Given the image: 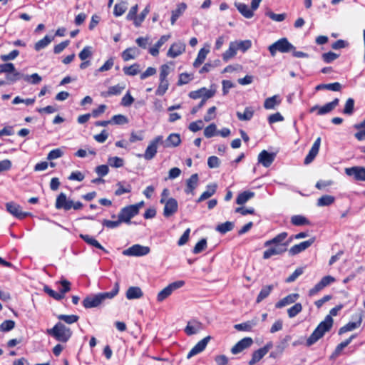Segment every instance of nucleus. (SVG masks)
<instances>
[{
    "label": "nucleus",
    "mask_w": 365,
    "mask_h": 365,
    "mask_svg": "<svg viewBox=\"0 0 365 365\" xmlns=\"http://www.w3.org/2000/svg\"><path fill=\"white\" fill-rule=\"evenodd\" d=\"M291 223L294 226L309 225L310 221L303 215H296L291 217Z\"/></svg>",
    "instance_id": "41"
},
{
    "label": "nucleus",
    "mask_w": 365,
    "mask_h": 365,
    "mask_svg": "<svg viewBox=\"0 0 365 365\" xmlns=\"http://www.w3.org/2000/svg\"><path fill=\"white\" fill-rule=\"evenodd\" d=\"M334 281L335 279L330 275H327L322 277V279L317 284H315V286L313 288L309 289V295L314 296L317 294L319 292L322 290L324 288H325Z\"/></svg>",
    "instance_id": "16"
},
{
    "label": "nucleus",
    "mask_w": 365,
    "mask_h": 365,
    "mask_svg": "<svg viewBox=\"0 0 365 365\" xmlns=\"http://www.w3.org/2000/svg\"><path fill=\"white\" fill-rule=\"evenodd\" d=\"M59 320L63 321L65 323L71 324L75 322H77L79 319V317L76 314L66 315V314H60L58 317Z\"/></svg>",
    "instance_id": "55"
},
{
    "label": "nucleus",
    "mask_w": 365,
    "mask_h": 365,
    "mask_svg": "<svg viewBox=\"0 0 365 365\" xmlns=\"http://www.w3.org/2000/svg\"><path fill=\"white\" fill-rule=\"evenodd\" d=\"M235 225L232 222L227 221L224 223L217 225L215 230L222 235H225L227 232L233 230Z\"/></svg>",
    "instance_id": "45"
},
{
    "label": "nucleus",
    "mask_w": 365,
    "mask_h": 365,
    "mask_svg": "<svg viewBox=\"0 0 365 365\" xmlns=\"http://www.w3.org/2000/svg\"><path fill=\"white\" fill-rule=\"evenodd\" d=\"M181 143L180 136L178 133H171L166 139V147H177Z\"/></svg>",
    "instance_id": "43"
},
{
    "label": "nucleus",
    "mask_w": 365,
    "mask_h": 365,
    "mask_svg": "<svg viewBox=\"0 0 365 365\" xmlns=\"http://www.w3.org/2000/svg\"><path fill=\"white\" fill-rule=\"evenodd\" d=\"M343 308L342 304L336 305L333 307L330 312L329 314L327 315L324 320L321 322L317 328L314 330L312 334L307 339L306 345L307 346H311L314 344H315L319 339L322 338L324 334L329 331L333 325V319L332 316H336L338 312Z\"/></svg>",
    "instance_id": "1"
},
{
    "label": "nucleus",
    "mask_w": 365,
    "mask_h": 365,
    "mask_svg": "<svg viewBox=\"0 0 365 365\" xmlns=\"http://www.w3.org/2000/svg\"><path fill=\"white\" fill-rule=\"evenodd\" d=\"M170 72V68L168 64H163L160 68L159 74V85L155 91L157 96H163L169 88V81L168 76Z\"/></svg>",
    "instance_id": "5"
},
{
    "label": "nucleus",
    "mask_w": 365,
    "mask_h": 365,
    "mask_svg": "<svg viewBox=\"0 0 365 365\" xmlns=\"http://www.w3.org/2000/svg\"><path fill=\"white\" fill-rule=\"evenodd\" d=\"M53 38L50 37L48 36H45L42 39L38 41L35 45L34 48L36 51H38L45 47H46L52 41Z\"/></svg>",
    "instance_id": "50"
},
{
    "label": "nucleus",
    "mask_w": 365,
    "mask_h": 365,
    "mask_svg": "<svg viewBox=\"0 0 365 365\" xmlns=\"http://www.w3.org/2000/svg\"><path fill=\"white\" fill-rule=\"evenodd\" d=\"M302 311V305L301 303H295L292 307L287 309V314L289 318L296 317Z\"/></svg>",
    "instance_id": "56"
},
{
    "label": "nucleus",
    "mask_w": 365,
    "mask_h": 365,
    "mask_svg": "<svg viewBox=\"0 0 365 365\" xmlns=\"http://www.w3.org/2000/svg\"><path fill=\"white\" fill-rule=\"evenodd\" d=\"M143 293L139 287H130L128 289L125 296L128 299H139Z\"/></svg>",
    "instance_id": "32"
},
{
    "label": "nucleus",
    "mask_w": 365,
    "mask_h": 365,
    "mask_svg": "<svg viewBox=\"0 0 365 365\" xmlns=\"http://www.w3.org/2000/svg\"><path fill=\"white\" fill-rule=\"evenodd\" d=\"M269 51L272 56H274L277 51L280 53H288L295 49V47L289 42L287 38H282L271 44L269 48Z\"/></svg>",
    "instance_id": "6"
},
{
    "label": "nucleus",
    "mask_w": 365,
    "mask_h": 365,
    "mask_svg": "<svg viewBox=\"0 0 365 365\" xmlns=\"http://www.w3.org/2000/svg\"><path fill=\"white\" fill-rule=\"evenodd\" d=\"M255 196V192L252 191H244L242 192H240L237 198H236V203L237 205H244L249 200Z\"/></svg>",
    "instance_id": "39"
},
{
    "label": "nucleus",
    "mask_w": 365,
    "mask_h": 365,
    "mask_svg": "<svg viewBox=\"0 0 365 365\" xmlns=\"http://www.w3.org/2000/svg\"><path fill=\"white\" fill-rule=\"evenodd\" d=\"M288 233L287 232H282L277 235L274 237L271 240L266 241L264 244V247H269L272 244L282 245L284 240L287 237Z\"/></svg>",
    "instance_id": "31"
},
{
    "label": "nucleus",
    "mask_w": 365,
    "mask_h": 365,
    "mask_svg": "<svg viewBox=\"0 0 365 365\" xmlns=\"http://www.w3.org/2000/svg\"><path fill=\"white\" fill-rule=\"evenodd\" d=\"M237 43L235 42H231L230 43L228 49L226 50L222 54L223 61L227 62L228 60L233 58L237 54Z\"/></svg>",
    "instance_id": "35"
},
{
    "label": "nucleus",
    "mask_w": 365,
    "mask_h": 365,
    "mask_svg": "<svg viewBox=\"0 0 365 365\" xmlns=\"http://www.w3.org/2000/svg\"><path fill=\"white\" fill-rule=\"evenodd\" d=\"M127 9V4L125 1L118 2L115 4L113 9V15L116 17L122 16Z\"/></svg>",
    "instance_id": "51"
},
{
    "label": "nucleus",
    "mask_w": 365,
    "mask_h": 365,
    "mask_svg": "<svg viewBox=\"0 0 365 365\" xmlns=\"http://www.w3.org/2000/svg\"><path fill=\"white\" fill-rule=\"evenodd\" d=\"M208 53H209L208 49H205V48H201L199 51V52L197 53V56L193 63V66L195 68L199 67L205 61Z\"/></svg>",
    "instance_id": "47"
},
{
    "label": "nucleus",
    "mask_w": 365,
    "mask_h": 365,
    "mask_svg": "<svg viewBox=\"0 0 365 365\" xmlns=\"http://www.w3.org/2000/svg\"><path fill=\"white\" fill-rule=\"evenodd\" d=\"M2 73H7L6 78L11 83H14L23 77V74L16 70L12 63L0 64V74Z\"/></svg>",
    "instance_id": "7"
},
{
    "label": "nucleus",
    "mask_w": 365,
    "mask_h": 365,
    "mask_svg": "<svg viewBox=\"0 0 365 365\" xmlns=\"http://www.w3.org/2000/svg\"><path fill=\"white\" fill-rule=\"evenodd\" d=\"M254 115V110L251 107L245 108L243 113L237 112V116L240 120H250Z\"/></svg>",
    "instance_id": "49"
},
{
    "label": "nucleus",
    "mask_w": 365,
    "mask_h": 365,
    "mask_svg": "<svg viewBox=\"0 0 365 365\" xmlns=\"http://www.w3.org/2000/svg\"><path fill=\"white\" fill-rule=\"evenodd\" d=\"M163 137L162 135L156 136L150 142L147 148L145 149L144 154H139L138 156L139 158L143 157L147 160H152L158 152V144L163 143Z\"/></svg>",
    "instance_id": "8"
},
{
    "label": "nucleus",
    "mask_w": 365,
    "mask_h": 365,
    "mask_svg": "<svg viewBox=\"0 0 365 365\" xmlns=\"http://www.w3.org/2000/svg\"><path fill=\"white\" fill-rule=\"evenodd\" d=\"M340 54L334 53L333 51H329L324 53L322 55V59L325 63H330L337 59Z\"/></svg>",
    "instance_id": "54"
},
{
    "label": "nucleus",
    "mask_w": 365,
    "mask_h": 365,
    "mask_svg": "<svg viewBox=\"0 0 365 365\" xmlns=\"http://www.w3.org/2000/svg\"><path fill=\"white\" fill-rule=\"evenodd\" d=\"M150 247L143 246L139 244L134 245L129 248L125 250L123 254L126 256H144L150 252Z\"/></svg>",
    "instance_id": "14"
},
{
    "label": "nucleus",
    "mask_w": 365,
    "mask_h": 365,
    "mask_svg": "<svg viewBox=\"0 0 365 365\" xmlns=\"http://www.w3.org/2000/svg\"><path fill=\"white\" fill-rule=\"evenodd\" d=\"M335 201V197L332 195H324L320 197L317 200V206L323 207V206H329L332 205Z\"/></svg>",
    "instance_id": "46"
},
{
    "label": "nucleus",
    "mask_w": 365,
    "mask_h": 365,
    "mask_svg": "<svg viewBox=\"0 0 365 365\" xmlns=\"http://www.w3.org/2000/svg\"><path fill=\"white\" fill-rule=\"evenodd\" d=\"M123 71L126 76H133L140 73V65L135 63L129 66H124Z\"/></svg>",
    "instance_id": "48"
},
{
    "label": "nucleus",
    "mask_w": 365,
    "mask_h": 365,
    "mask_svg": "<svg viewBox=\"0 0 365 365\" xmlns=\"http://www.w3.org/2000/svg\"><path fill=\"white\" fill-rule=\"evenodd\" d=\"M207 248V240L203 238L198 241L195 245L192 253L193 254H199L204 251Z\"/></svg>",
    "instance_id": "61"
},
{
    "label": "nucleus",
    "mask_w": 365,
    "mask_h": 365,
    "mask_svg": "<svg viewBox=\"0 0 365 365\" xmlns=\"http://www.w3.org/2000/svg\"><path fill=\"white\" fill-rule=\"evenodd\" d=\"M273 289H274V286L272 284H269V285L263 287L261 289L259 294L257 295V297L256 298V303L259 304L262 300L266 299L270 294V293L272 292Z\"/></svg>",
    "instance_id": "38"
},
{
    "label": "nucleus",
    "mask_w": 365,
    "mask_h": 365,
    "mask_svg": "<svg viewBox=\"0 0 365 365\" xmlns=\"http://www.w3.org/2000/svg\"><path fill=\"white\" fill-rule=\"evenodd\" d=\"M138 215L137 213V209L130 205L123 207L118 213V218L121 220L122 222H125L126 224H130V220Z\"/></svg>",
    "instance_id": "13"
},
{
    "label": "nucleus",
    "mask_w": 365,
    "mask_h": 365,
    "mask_svg": "<svg viewBox=\"0 0 365 365\" xmlns=\"http://www.w3.org/2000/svg\"><path fill=\"white\" fill-rule=\"evenodd\" d=\"M43 291L47 294H48L51 297L53 298L56 300L60 301L63 299L62 294H59V292H57L53 290L51 288H50L47 285H45L43 287Z\"/></svg>",
    "instance_id": "64"
},
{
    "label": "nucleus",
    "mask_w": 365,
    "mask_h": 365,
    "mask_svg": "<svg viewBox=\"0 0 365 365\" xmlns=\"http://www.w3.org/2000/svg\"><path fill=\"white\" fill-rule=\"evenodd\" d=\"M345 173L349 176H354L356 180L365 181V168L354 166L345 169Z\"/></svg>",
    "instance_id": "22"
},
{
    "label": "nucleus",
    "mask_w": 365,
    "mask_h": 365,
    "mask_svg": "<svg viewBox=\"0 0 365 365\" xmlns=\"http://www.w3.org/2000/svg\"><path fill=\"white\" fill-rule=\"evenodd\" d=\"M193 77L191 74L187 73H182L179 75L178 81L177 83L178 86H182L188 83L192 80Z\"/></svg>",
    "instance_id": "63"
},
{
    "label": "nucleus",
    "mask_w": 365,
    "mask_h": 365,
    "mask_svg": "<svg viewBox=\"0 0 365 365\" xmlns=\"http://www.w3.org/2000/svg\"><path fill=\"white\" fill-rule=\"evenodd\" d=\"M210 339H211V336H205V338H203L202 339H201L200 341H199L188 352V354L187 355V358L190 359L193 356L197 355V354L201 353L202 351H203L205 349V348H206L207 344L209 343V341H210Z\"/></svg>",
    "instance_id": "20"
},
{
    "label": "nucleus",
    "mask_w": 365,
    "mask_h": 365,
    "mask_svg": "<svg viewBox=\"0 0 365 365\" xmlns=\"http://www.w3.org/2000/svg\"><path fill=\"white\" fill-rule=\"evenodd\" d=\"M320 144H321V138L319 137L314 141L311 149L309 151V153L307 155V156L304 158V163L305 165H308L314 160V159L315 158V157L317 155V154L319 153Z\"/></svg>",
    "instance_id": "25"
},
{
    "label": "nucleus",
    "mask_w": 365,
    "mask_h": 365,
    "mask_svg": "<svg viewBox=\"0 0 365 365\" xmlns=\"http://www.w3.org/2000/svg\"><path fill=\"white\" fill-rule=\"evenodd\" d=\"M299 295L297 293L289 294L285 297L282 298L275 304L277 309H281L287 305L294 303L299 298Z\"/></svg>",
    "instance_id": "26"
},
{
    "label": "nucleus",
    "mask_w": 365,
    "mask_h": 365,
    "mask_svg": "<svg viewBox=\"0 0 365 365\" xmlns=\"http://www.w3.org/2000/svg\"><path fill=\"white\" fill-rule=\"evenodd\" d=\"M199 178L197 173L192 174L186 181L185 192L186 194H194V190L197 186Z\"/></svg>",
    "instance_id": "27"
},
{
    "label": "nucleus",
    "mask_w": 365,
    "mask_h": 365,
    "mask_svg": "<svg viewBox=\"0 0 365 365\" xmlns=\"http://www.w3.org/2000/svg\"><path fill=\"white\" fill-rule=\"evenodd\" d=\"M139 53L137 48H128L125 50H124L122 53L121 56L124 61H128L130 60L135 58L136 56Z\"/></svg>",
    "instance_id": "40"
},
{
    "label": "nucleus",
    "mask_w": 365,
    "mask_h": 365,
    "mask_svg": "<svg viewBox=\"0 0 365 365\" xmlns=\"http://www.w3.org/2000/svg\"><path fill=\"white\" fill-rule=\"evenodd\" d=\"M356 337V334H353L351 335L350 337H349L348 339H346V340L341 341L340 344H339L333 354L335 355V356H338L341 351L345 348L351 342V341Z\"/></svg>",
    "instance_id": "52"
},
{
    "label": "nucleus",
    "mask_w": 365,
    "mask_h": 365,
    "mask_svg": "<svg viewBox=\"0 0 365 365\" xmlns=\"http://www.w3.org/2000/svg\"><path fill=\"white\" fill-rule=\"evenodd\" d=\"M187 9L185 3H180L177 5V8L172 11V15L170 18L171 25H174L177 19L185 12Z\"/></svg>",
    "instance_id": "29"
},
{
    "label": "nucleus",
    "mask_w": 365,
    "mask_h": 365,
    "mask_svg": "<svg viewBox=\"0 0 365 365\" xmlns=\"http://www.w3.org/2000/svg\"><path fill=\"white\" fill-rule=\"evenodd\" d=\"M253 343L251 337H245L237 342L231 349V352L233 354H237L245 349L249 348Z\"/></svg>",
    "instance_id": "21"
},
{
    "label": "nucleus",
    "mask_w": 365,
    "mask_h": 365,
    "mask_svg": "<svg viewBox=\"0 0 365 365\" xmlns=\"http://www.w3.org/2000/svg\"><path fill=\"white\" fill-rule=\"evenodd\" d=\"M354 110V100L349 98L346 100L343 110V113L346 115H351Z\"/></svg>",
    "instance_id": "60"
},
{
    "label": "nucleus",
    "mask_w": 365,
    "mask_h": 365,
    "mask_svg": "<svg viewBox=\"0 0 365 365\" xmlns=\"http://www.w3.org/2000/svg\"><path fill=\"white\" fill-rule=\"evenodd\" d=\"M216 189H217L216 184L208 185L207 186V190L201 194V195L197 199V202H200L203 200H205L210 198L211 196H212L215 193Z\"/></svg>",
    "instance_id": "34"
},
{
    "label": "nucleus",
    "mask_w": 365,
    "mask_h": 365,
    "mask_svg": "<svg viewBox=\"0 0 365 365\" xmlns=\"http://www.w3.org/2000/svg\"><path fill=\"white\" fill-rule=\"evenodd\" d=\"M239 12L245 18L250 19L254 16L253 10L249 8V6L243 3H235Z\"/></svg>",
    "instance_id": "33"
},
{
    "label": "nucleus",
    "mask_w": 365,
    "mask_h": 365,
    "mask_svg": "<svg viewBox=\"0 0 365 365\" xmlns=\"http://www.w3.org/2000/svg\"><path fill=\"white\" fill-rule=\"evenodd\" d=\"M6 208L8 212L19 220H23L31 215L30 212L22 211L21 207L14 202H7Z\"/></svg>",
    "instance_id": "12"
},
{
    "label": "nucleus",
    "mask_w": 365,
    "mask_h": 365,
    "mask_svg": "<svg viewBox=\"0 0 365 365\" xmlns=\"http://www.w3.org/2000/svg\"><path fill=\"white\" fill-rule=\"evenodd\" d=\"M23 78L25 81L29 82L31 84H38L42 78L41 77L36 73L31 74V76H24L23 75Z\"/></svg>",
    "instance_id": "62"
},
{
    "label": "nucleus",
    "mask_w": 365,
    "mask_h": 365,
    "mask_svg": "<svg viewBox=\"0 0 365 365\" xmlns=\"http://www.w3.org/2000/svg\"><path fill=\"white\" fill-rule=\"evenodd\" d=\"M119 292V284L115 283L113 289L110 292H101L95 295L86 297L82 302L83 306L86 309L96 307L107 299H112Z\"/></svg>",
    "instance_id": "2"
},
{
    "label": "nucleus",
    "mask_w": 365,
    "mask_h": 365,
    "mask_svg": "<svg viewBox=\"0 0 365 365\" xmlns=\"http://www.w3.org/2000/svg\"><path fill=\"white\" fill-rule=\"evenodd\" d=\"M163 204H165L163 209V215L165 217H170L177 212L178 204L176 199L170 197Z\"/></svg>",
    "instance_id": "19"
},
{
    "label": "nucleus",
    "mask_w": 365,
    "mask_h": 365,
    "mask_svg": "<svg viewBox=\"0 0 365 365\" xmlns=\"http://www.w3.org/2000/svg\"><path fill=\"white\" fill-rule=\"evenodd\" d=\"M327 89L332 91H339L341 89V85L339 82H334L331 83H322L319 84L316 86V90H323Z\"/></svg>",
    "instance_id": "42"
},
{
    "label": "nucleus",
    "mask_w": 365,
    "mask_h": 365,
    "mask_svg": "<svg viewBox=\"0 0 365 365\" xmlns=\"http://www.w3.org/2000/svg\"><path fill=\"white\" fill-rule=\"evenodd\" d=\"M315 241V237H312L308 240L294 245L289 250V255L294 256L309 248Z\"/></svg>",
    "instance_id": "18"
},
{
    "label": "nucleus",
    "mask_w": 365,
    "mask_h": 365,
    "mask_svg": "<svg viewBox=\"0 0 365 365\" xmlns=\"http://www.w3.org/2000/svg\"><path fill=\"white\" fill-rule=\"evenodd\" d=\"M275 158V154L273 153H269L265 150L261 151L258 155V162L261 163L264 167L268 168L274 162Z\"/></svg>",
    "instance_id": "24"
},
{
    "label": "nucleus",
    "mask_w": 365,
    "mask_h": 365,
    "mask_svg": "<svg viewBox=\"0 0 365 365\" xmlns=\"http://www.w3.org/2000/svg\"><path fill=\"white\" fill-rule=\"evenodd\" d=\"M80 237L86 242L87 244L95 247L96 248H98L99 250H103L104 252L108 253V252L98 242V240H96L94 237L88 235H83L81 234Z\"/></svg>",
    "instance_id": "30"
},
{
    "label": "nucleus",
    "mask_w": 365,
    "mask_h": 365,
    "mask_svg": "<svg viewBox=\"0 0 365 365\" xmlns=\"http://www.w3.org/2000/svg\"><path fill=\"white\" fill-rule=\"evenodd\" d=\"M108 163L110 166L115 168H121L124 165L123 159L117 156L110 157L108 160Z\"/></svg>",
    "instance_id": "59"
},
{
    "label": "nucleus",
    "mask_w": 365,
    "mask_h": 365,
    "mask_svg": "<svg viewBox=\"0 0 365 365\" xmlns=\"http://www.w3.org/2000/svg\"><path fill=\"white\" fill-rule=\"evenodd\" d=\"M83 205L80 201L74 202L71 199H68L64 192L59 193L56 199L55 207L56 210H63L64 211H68L71 209L75 210H81Z\"/></svg>",
    "instance_id": "4"
},
{
    "label": "nucleus",
    "mask_w": 365,
    "mask_h": 365,
    "mask_svg": "<svg viewBox=\"0 0 365 365\" xmlns=\"http://www.w3.org/2000/svg\"><path fill=\"white\" fill-rule=\"evenodd\" d=\"M185 44L182 41L173 43L167 52V56L170 58H176L185 51Z\"/></svg>",
    "instance_id": "23"
},
{
    "label": "nucleus",
    "mask_w": 365,
    "mask_h": 365,
    "mask_svg": "<svg viewBox=\"0 0 365 365\" xmlns=\"http://www.w3.org/2000/svg\"><path fill=\"white\" fill-rule=\"evenodd\" d=\"M217 135V126L215 123H211L204 129V135L207 138H210Z\"/></svg>",
    "instance_id": "58"
},
{
    "label": "nucleus",
    "mask_w": 365,
    "mask_h": 365,
    "mask_svg": "<svg viewBox=\"0 0 365 365\" xmlns=\"http://www.w3.org/2000/svg\"><path fill=\"white\" fill-rule=\"evenodd\" d=\"M272 347V343L269 342L265 344L263 347L255 351L252 353V358L249 361V365H254L258 361H259L269 351V350Z\"/></svg>",
    "instance_id": "15"
},
{
    "label": "nucleus",
    "mask_w": 365,
    "mask_h": 365,
    "mask_svg": "<svg viewBox=\"0 0 365 365\" xmlns=\"http://www.w3.org/2000/svg\"><path fill=\"white\" fill-rule=\"evenodd\" d=\"M16 323L14 320L8 319L4 321L0 324V331L7 332L12 330L15 327Z\"/></svg>",
    "instance_id": "57"
},
{
    "label": "nucleus",
    "mask_w": 365,
    "mask_h": 365,
    "mask_svg": "<svg viewBox=\"0 0 365 365\" xmlns=\"http://www.w3.org/2000/svg\"><path fill=\"white\" fill-rule=\"evenodd\" d=\"M339 103V98H336L332 101L326 103L323 106L315 105L309 108V113H313L316 112L317 115H323L331 112Z\"/></svg>",
    "instance_id": "9"
},
{
    "label": "nucleus",
    "mask_w": 365,
    "mask_h": 365,
    "mask_svg": "<svg viewBox=\"0 0 365 365\" xmlns=\"http://www.w3.org/2000/svg\"><path fill=\"white\" fill-rule=\"evenodd\" d=\"M288 242L282 245L272 244L263 252V259H267L274 255H280L287 250Z\"/></svg>",
    "instance_id": "11"
},
{
    "label": "nucleus",
    "mask_w": 365,
    "mask_h": 365,
    "mask_svg": "<svg viewBox=\"0 0 365 365\" xmlns=\"http://www.w3.org/2000/svg\"><path fill=\"white\" fill-rule=\"evenodd\" d=\"M352 318L355 319L356 322H349L346 324L341 327L339 330V334H342L345 332L352 331L356 328H359L361 326L363 319V315L361 313L353 316Z\"/></svg>",
    "instance_id": "17"
},
{
    "label": "nucleus",
    "mask_w": 365,
    "mask_h": 365,
    "mask_svg": "<svg viewBox=\"0 0 365 365\" xmlns=\"http://www.w3.org/2000/svg\"><path fill=\"white\" fill-rule=\"evenodd\" d=\"M185 284V282L182 280H179L174 282L170 284H168L167 287H165L164 289H163L157 296V300L159 302H163L166 298H168L173 292L178 288L182 287Z\"/></svg>",
    "instance_id": "10"
},
{
    "label": "nucleus",
    "mask_w": 365,
    "mask_h": 365,
    "mask_svg": "<svg viewBox=\"0 0 365 365\" xmlns=\"http://www.w3.org/2000/svg\"><path fill=\"white\" fill-rule=\"evenodd\" d=\"M116 185L118 187L115 191V195L116 196H120L125 193H129L131 192L132 187L130 184H127L126 186H124L121 182H118Z\"/></svg>",
    "instance_id": "53"
},
{
    "label": "nucleus",
    "mask_w": 365,
    "mask_h": 365,
    "mask_svg": "<svg viewBox=\"0 0 365 365\" xmlns=\"http://www.w3.org/2000/svg\"><path fill=\"white\" fill-rule=\"evenodd\" d=\"M46 333L62 343H66L73 334L72 330L61 322H58L53 328L47 329Z\"/></svg>",
    "instance_id": "3"
},
{
    "label": "nucleus",
    "mask_w": 365,
    "mask_h": 365,
    "mask_svg": "<svg viewBox=\"0 0 365 365\" xmlns=\"http://www.w3.org/2000/svg\"><path fill=\"white\" fill-rule=\"evenodd\" d=\"M124 89L125 86H120V84H117L109 87L106 93H102V96L106 97L110 96L120 95Z\"/></svg>",
    "instance_id": "44"
},
{
    "label": "nucleus",
    "mask_w": 365,
    "mask_h": 365,
    "mask_svg": "<svg viewBox=\"0 0 365 365\" xmlns=\"http://www.w3.org/2000/svg\"><path fill=\"white\" fill-rule=\"evenodd\" d=\"M280 103L281 100L279 97L274 95L265 99L264 102V108L267 110L274 109L275 106L279 105Z\"/></svg>",
    "instance_id": "36"
},
{
    "label": "nucleus",
    "mask_w": 365,
    "mask_h": 365,
    "mask_svg": "<svg viewBox=\"0 0 365 365\" xmlns=\"http://www.w3.org/2000/svg\"><path fill=\"white\" fill-rule=\"evenodd\" d=\"M202 324L197 320L189 322L185 328V332L187 335L191 336L197 333L198 331L202 329Z\"/></svg>",
    "instance_id": "28"
},
{
    "label": "nucleus",
    "mask_w": 365,
    "mask_h": 365,
    "mask_svg": "<svg viewBox=\"0 0 365 365\" xmlns=\"http://www.w3.org/2000/svg\"><path fill=\"white\" fill-rule=\"evenodd\" d=\"M257 324V320L252 319L250 321H247L245 322L237 324L234 326L235 329L237 331H251L252 327Z\"/></svg>",
    "instance_id": "37"
}]
</instances>
